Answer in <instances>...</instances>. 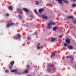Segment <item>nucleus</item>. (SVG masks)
I'll list each match as a JSON object with an SVG mask.
<instances>
[{"mask_svg": "<svg viewBox=\"0 0 76 76\" xmlns=\"http://www.w3.org/2000/svg\"><path fill=\"white\" fill-rule=\"evenodd\" d=\"M48 26L46 27L47 28L49 29H52V26H51V23H49L48 24Z\"/></svg>", "mask_w": 76, "mask_h": 76, "instance_id": "f257e3e1", "label": "nucleus"}, {"mask_svg": "<svg viewBox=\"0 0 76 76\" xmlns=\"http://www.w3.org/2000/svg\"><path fill=\"white\" fill-rule=\"evenodd\" d=\"M18 12L19 13L22 14V9H21L18 8L17 9Z\"/></svg>", "mask_w": 76, "mask_h": 76, "instance_id": "f03ea898", "label": "nucleus"}, {"mask_svg": "<svg viewBox=\"0 0 76 76\" xmlns=\"http://www.w3.org/2000/svg\"><path fill=\"white\" fill-rule=\"evenodd\" d=\"M23 10H24V11H25L26 13H28V12H29V10L25 8H23Z\"/></svg>", "mask_w": 76, "mask_h": 76, "instance_id": "7ed1b4c3", "label": "nucleus"}, {"mask_svg": "<svg viewBox=\"0 0 76 76\" xmlns=\"http://www.w3.org/2000/svg\"><path fill=\"white\" fill-rule=\"evenodd\" d=\"M58 26H55L53 28V31H56V29H58Z\"/></svg>", "mask_w": 76, "mask_h": 76, "instance_id": "20e7f679", "label": "nucleus"}, {"mask_svg": "<svg viewBox=\"0 0 76 76\" xmlns=\"http://www.w3.org/2000/svg\"><path fill=\"white\" fill-rule=\"evenodd\" d=\"M65 41L68 44H69L70 43V40L69 39H66L65 40Z\"/></svg>", "mask_w": 76, "mask_h": 76, "instance_id": "39448f33", "label": "nucleus"}, {"mask_svg": "<svg viewBox=\"0 0 76 76\" xmlns=\"http://www.w3.org/2000/svg\"><path fill=\"white\" fill-rule=\"evenodd\" d=\"M10 72H12L14 73H17V72H18V69H12L10 70Z\"/></svg>", "mask_w": 76, "mask_h": 76, "instance_id": "423d86ee", "label": "nucleus"}, {"mask_svg": "<svg viewBox=\"0 0 76 76\" xmlns=\"http://www.w3.org/2000/svg\"><path fill=\"white\" fill-rule=\"evenodd\" d=\"M42 18L44 19H48V17L46 16H44V15H42Z\"/></svg>", "mask_w": 76, "mask_h": 76, "instance_id": "0eeeda50", "label": "nucleus"}, {"mask_svg": "<svg viewBox=\"0 0 76 76\" xmlns=\"http://www.w3.org/2000/svg\"><path fill=\"white\" fill-rule=\"evenodd\" d=\"M64 0H58V2H59V4H60L62 5V4H64L62 2V1H64Z\"/></svg>", "mask_w": 76, "mask_h": 76, "instance_id": "6e6552de", "label": "nucleus"}, {"mask_svg": "<svg viewBox=\"0 0 76 76\" xmlns=\"http://www.w3.org/2000/svg\"><path fill=\"white\" fill-rule=\"evenodd\" d=\"M68 48L69 50H72L73 48V47L72 45H69L68 46Z\"/></svg>", "mask_w": 76, "mask_h": 76, "instance_id": "1a4fd4ad", "label": "nucleus"}, {"mask_svg": "<svg viewBox=\"0 0 76 76\" xmlns=\"http://www.w3.org/2000/svg\"><path fill=\"white\" fill-rule=\"evenodd\" d=\"M17 75H23V74H25V72H17Z\"/></svg>", "mask_w": 76, "mask_h": 76, "instance_id": "9d476101", "label": "nucleus"}, {"mask_svg": "<svg viewBox=\"0 0 76 76\" xmlns=\"http://www.w3.org/2000/svg\"><path fill=\"white\" fill-rule=\"evenodd\" d=\"M48 69H47V70L48 72H50L51 73V67H48Z\"/></svg>", "mask_w": 76, "mask_h": 76, "instance_id": "9b49d317", "label": "nucleus"}, {"mask_svg": "<svg viewBox=\"0 0 76 76\" xmlns=\"http://www.w3.org/2000/svg\"><path fill=\"white\" fill-rule=\"evenodd\" d=\"M52 71L50 72L51 73H54V72L56 71V69L55 68L52 69Z\"/></svg>", "mask_w": 76, "mask_h": 76, "instance_id": "f8f14e48", "label": "nucleus"}, {"mask_svg": "<svg viewBox=\"0 0 76 76\" xmlns=\"http://www.w3.org/2000/svg\"><path fill=\"white\" fill-rule=\"evenodd\" d=\"M67 18L68 19H73V17L72 16H68L67 17Z\"/></svg>", "mask_w": 76, "mask_h": 76, "instance_id": "ddd939ff", "label": "nucleus"}, {"mask_svg": "<svg viewBox=\"0 0 76 76\" xmlns=\"http://www.w3.org/2000/svg\"><path fill=\"white\" fill-rule=\"evenodd\" d=\"M43 9H40L38 10V12L39 13H41V12H43Z\"/></svg>", "mask_w": 76, "mask_h": 76, "instance_id": "4468645a", "label": "nucleus"}, {"mask_svg": "<svg viewBox=\"0 0 76 76\" xmlns=\"http://www.w3.org/2000/svg\"><path fill=\"white\" fill-rule=\"evenodd\" d=\"M48 67H53V66H54L53 65H52V64H48Z\"/></svg>", "mask_w": 76, "mask_h": 76, "instance_id": "2eb2a0df", "label": "nucleus"}, {"mask_svg": "<svg viewBox=\"0 0 76 76\" xmlns=\"http://www.w3.org/2000/svg\"><path fill=\"white\" fill-rule=\"evenodd\" d=\"M34 11L36 15H39V14H38V12L37 11V10H34Z\"/></svg>", "mask_w": 76, "mask_h": 76, "instance_id": "dca6fc26", "label": "nucleus"}, {"mask_svg": "<svg viewBox=\"0 0 76 76\" xmlns=\"http://www.w3.org/2000/svg\"><path fill=\"white\" fill-rule=\"evenodd\" d=\"M14 61H12L11 63H10V64H11L12 66H13L14 64Z\"/></svg>", "mask_w": 76, "mask_h": 76, "instance_id": "f3484780", "label": "nucleus"}, {"mask_svg": "<svg viewBox=\"0 0 76 76\" xmlns=\"http://www.w3.org/2000/svg\"><path fill=\"white\" fill-rule=\"evenodd\" d=\"M55 56V53H53L52 54V55H51L50 57H51V58H52L53 57V56Z\"/></svg>", "mask_w": 76, "mask_h": 76, "instance_id": "a211bd4d", "label": "nucleus"}, {"mask_svg": "<svg viewBox=\"0 0 76 76\" xmlns=\"http://www.w3.org/2000/svg\"><path fill=\"white\" fill-rule=\"evenodd\" d=\"M8 8L10 10H12V6H9Z\"/></svg>", "mask_w": 76, "mask_h": 76, "instance_id": "6ab92c4d", "label": "nucleus"}, {"mask_svg": "<svg viewBox=\"0 0 76 76\" xmlns=\"http://www.w3.org/2000/svg\"><path fill=\"white\" fill-rule=\"evenodd\" d=\"M56 38H53L51 40V41H52V42H53V41H54L55 40H56Z\"/></svg>", "mask_w": 76, "mask_h": 76, "instance_id": "aec40b11", "label": "nucleus"}, {"mask_svg": "<svg viewBox=\"0 0 76 76\" xmlns=\"http://www.w3.org/2000/svg\"><path fill=\"white\" fill-rule=\"evenodd\" d=\"M72 7H75L76 6V4H72Z\"/></svg>", "mask_w": 76, "mask_h": 76, "instance_id": "412c9836", "label": "nucleus"}, {"mask_svg": "<svg viewBox=\"0 0 76 76\" xmlns=\"http://www.w3.org/2000/svg\"><path fill=\"white\" fill-rule=\"evenodd\" d=\"M39 1L38 0H37L36 1V5H38V4H39Z\"/></svg>", "mask_w": 76, "mask_h": 76, "instance_id": "4be33fe9", "label": "nucleus"}, {"mask_svg": "<svg viewBox=\"0 0 76 76\" xmlns=\"http://www.w3.org/2000/svg\"><path fill=\"white\" fill-rule=\"evenodd\" d=\"M63 1L64 3H69V2L67 1V0L65 1V0H64Z\"/></svg>", "mask_w": 76, "mask_h": 76, "instance_id": "5701e85b", "label": "nucleus"}, {"mask_svg": "<svg viewBox=\"0 0 76 76\" xmlns=\"http://www.w3.org/2000/svg\"><path fill=\"white\" fill-rule=\"evenodd\" d=\"M5 73H9L10 72L7 69H6L5 71Z\"/></svg>", "mask_w": 76, "mask_h": 76, "instance_id": "b1692460", "label": "nucleus"}, {"mask_svg": "<svg viewBox=\"0 0 76 76\" xmlns=\"http://www.w3.org/2000/svg\"><path fill=\"white\" fill-rule=\"evenodd\" d=\"M73 22L74 23V24H75V25L76 24V20H73Z\"/></svg>", "mask_w": 76, "mask_h": 76, "instance_id": "393cba45", "label": "nucleus"}, {"mask_svg": "<svg viewBox=\"0 0 76 76\" xmlns=\"http://www.w3.org/2000/svg\"><path fill=\"white\" fill-rule=\"evenodd\" d=\"M64 45L65 46V47H67V46L68 45L66 43H64Z\"/></svg>", "mask_w": 76, "mask_h": 76, "instance_id": "a878e982", "label": "nucleus"}, {"mask_svg": "<svg viewBox=\"0 0 76 76\" xmlns=\"http://www.w3.org/2000/svg\"><path fill=\"white\" fill-rule=\"evenodd\" d=\"M25 73H28V70L26 69L25 70Z\"/></svg>", "mask_w": 76, "mask_h": 76, "instance_id": "bb28decb", "label": "nucleus"}, {"mask_svg": "<svg viewBox=\"0 0 76 76\" xmlns=\"http://www.w3.org/2000/svg\"><path fill=\"white\" fill-rule=\"evenodd\" d=\"M5 16H6L7 17H8V16H9V14L8 13H7L5 15Z\"/></svg>", "mask_w": 76, "mask_h": 76, "instance_id": "cd10ccee", "label": "nucleus"}, {"mask_svg": "<svg viewBox=\"0 0 76 76\" xmlns=\"http://www.w3.org/2000/svg\"><path fill=\"white\" fill-rule=\"evenodd\" d=\"M9 67L10 69H12V66L10 65Z\"/></svg>", "mask_w": 76, "mask_h": 76, "instance_id": "c85d7f7f", "label": "nucleus"}, {"mask_svg": "<svg viewBox=\"0 0 76 76\" xmlns=\"http://www.w3.org/2000/svg\"><path fill=\"white\" fill-rule=\"evenodd\" d=\"M31 39V38L30 37H27V39H28V40H30V39Z\"/></svg>", "mask_w": 76, "mask_h": 76, "instance_id": "c756f323", "label": "nucleus"}, {"mask_svg": "<svg viewBox=\"0 0 76 76\" xmlns=\"http://www.w3.org/2000/svg\"><path fill=\"white\" fill-rule=\"evenodd\" d=\"M51 23H52V25H55V23L53 22H52Z\"/></svg>", "mask_w": 76, "mask_h": 76, "instance_id": "7c9ffc66", "label": "nucleus"}, {"mask_svg": "<svg viewBox=\"0 0 76 76\" xmlns=\"http://www.w3.org/2000/svg\"><path fill=\"white\" fill-rule=\"evenodd\" d=\"M18 17H19L20 18V19H22V16H21V15H18Z\"/></svg>", "mask_w": 76, "mask_h": 76, "instance_id": "2f4dec72", "label": "nucleus"}, {"mask_svg": "<svg viewBox=\"0 0 76 76\" xmlns=\"http://www.w3.org/2000/svg\"><path fill=\"white\" fill-rule=\"evenodd\" d=\"M9 26H10V24L9 23L7 24V27H9Z\"/></svg>", "mask_w": 76, "mask_h": 76, "instance_id": "473e14b6", "label": "nucleus"}, {"mask_svg": "<svg viewBox=\"0 0 76 76\" xmlns=\"http://www.w3.org/2000/svg\"><path fill=\"white\" fill-rule=\"evenodd\" d=\"M37 49H38V50H39V49H40V47L39 46H38L37 47Z\"/></svg>", "mask_w": 76, "mask_h": 76, "instance_id": "72a5a7b5", "label": "nucleus"}, {"mask_svg": "<svg viewBox=\"0 0 76 76\" xmlns=\"http://www.w3.org/2000/svg\"><path fill=\"white\" fill-rule=\"evenodd\" d=\"M10 26H13L12 23H10Z\"/></svg>", "mask_w": 76, "mask_h": 76, "instance_id": "f704fd0d", "label": "nucleus"}, {"mask_svg": "<svg viewBox=\"0 0 76 76\" xmlns=\"http://www.w3.org/2000/svg\"><path fill=\"white\" fill-rule=\"evenodd\" d=\"M30 67V65H28L27 66V68L28 69H29Z\"/></svg>", "mask_w": 76, "mask_h": 76, "instance_id": "c9c22d12", "label": "nucleus"}, {"mask_svg": "<svg viewBox=\"0 0 76 76\" xmlns=\"http://www.w3.org/2000/svg\"><path fill=\"white\" fill-rule=\"evenodd\" d=\"M17 36L18 37H19V38L21 37V36L20 35V34H18L17 35Z\"/></svg>", "mask_w": 76, "mask_h": 76, "instance_id": "e433bc0d", "label": "nucleus"}, {"mask_svg": "<svg viewBox=\"0 0 76 76\" xmlns=\"http://www.w3.org/2000/svg\"><path fill=\"white\" fill-rule=\"evenodd\" d=\"M40 43H38V45H37V46H40Z\"/></svg>", "mask_w": 76, "mask_h": 76, "instance_id": "4c0bfd02", "label": "nucleus"}, {"mask_svg": "<svg viewBox=\"0 0 76 76\" xmlns=\"http://www.w3.org/2000/svg\"><path fill=\"white\" fill-rule=\"evenodd\" d=\"M66 58H69V56H66Z\"/></svg>", "mask_w": 76, "mask_h": 76, "instance_id": "58836bf2", "label": "nucleus"}, {"mask_svg": "<svg viewBox=\"0 0 76 76\" xmlns=\"http://www.w3.org/2000/svg\"><path fill=\"white\" fill-rule=\"evenodd\" d=\"M74 60V58H72L70 60V61L71 60Z\"/></svg>", "mask_w": 76, "mask_h": 76, "instance_id": "ea45409f", "label": "nucleus"}, {"mask_svg": "<svg viewBox=\"0 0 76 76\" xmlns=\"http://www.w3.org/2000/svg\"><path fill=\"white\" fill-rule=\"evenodd\" d=\"M69 58H72V56H69Z\"/></svg>", "mask_w": 76, "mask_h": 76, "instance_id": "a19ab883", "label": "nucleus"}, {"mask_svg": "<svg viewBox=\"0 0 76 76\" xmlns=\"http://www.w3.org/2000/svg\"><path fill=\"white\" fill-rule=\"evenodd\" d=\"M59 38H62V36H59Z\"/></svg>", "mask_w": 76, "mask_h": 76, "instance_id": "79ce46f5", "label": "nucleus"}, {"mask_svg": "<svg viewBox=\"0 0 76 76\" xmlns=\"http://www.w3.org/2000/svg\"><path fill=\"white\" fill-rule=\"evenodd\" d=\"M69 26H72V24H70L69 25Z\"/></svg>", "mask_w": 76, "mask_h": 76, "instance_id": "37998d69", "label": "nucleus"}, {"mask_svg": "<svg viewBox=\"0 0 76 76\" xmlns=\"http://www.w3.org/2000/svg\"><path fill=\"white\" fill-rule=\"evenodd\" d=\"M16 39H19V37H17L16 38Z\"/></svg>", "mask_w": 76, "mask_h": 76, "instance_id": "c03bdc74", "label": "nucleus"}, {"mask_svg": "<svg viewBox=\"0 0 76 76\" xmlns=\"http://www.w3.org/2000/svg\"><path fill=\"white\" fill-rule=\"evenodd\" d=\"M41 48H43V47L42 46H41Z\"/></svg>", "mask_w": 76, "mask_h": 76, "instance_id": "a18cd8bd", "label": "nucleus"}, {"mask_svg": "<svg viewBox=\"0 0 76 76\" xmlns=\"http://www.w3.org/2000/svg\"><path fill=\"white\" fill-rule=\"evenodd\" d=\"M12 25H15V23H12Z\"/></svg>", "mask_w": 76, "mask_h": 76, "instance_id": "49530a36", "label": "nucleus"}, {"mask_svg": "<svg viewBox=\"0 0 76 76\" xmlns=\"http://www.w3.org/2000/svg\"><path fill=\"white\" fill-rule=\"evenodd\" d=\"M71 63H73V61L71 60Z\"/></svg>", "mask_w": 76, "mask_h": 76, "instance_id": "de8ad7c7", "label": "nucleus"}, {"mask_svg": "<svg viewBox=\"0 0 76 76\" xmlns=\"http://www.w3.org/2000/svg\"><path fill=\"white\" fill-rule=\"evenodd\" d=\"M73 1L75 2L76 1V0H73Z\"/></svg>", "mask_w": 76, "mask_h": 76, "instance_id": "09e8293b", "label": "nucleus"}, {"mask_svg": "<svg viewBox=\"0 0 76 76\" xmlns=\"http://www.w3.org/2000/svg\"><path fill=\"white\" fill-rule=\"evenodd\" d=\"M65 12H66V13H67V11H65Z\"/></svg>", "mask_w": 76, "mask_h": 76, "instance_id": "8fccbe9b", "label": "nucleus"}, {"mask_svg": "<svg viewBox=\"0 0 76 76\" xmlns=\"http://www.w3.org/2000/svg\"><path fill=\"white\" fill-rule=\"evenodd\" d=\"M31 18H32V16H31Z\"/></svg>", "mask_w": 76, "mask_h": 76, "instance_id": "3c124183", "label": "nucleus"}, {"mask_svg": "<svg viewBox=\"0 0 76 76\" xmlns=\"http://www.w3.org/2000/svg\"><path fill=\"white\" fill-rule=\"evenodd\" d=\"M7 22H8V23H9V21H8Z\"/></svg>", "mask_w": 76, "mask_h": 76, "instance_id": "603ef678", "label": "nucleus"}, {"mask_svg": "<svg viewBox=\"0 0 76 76\" xmlns=\"http://www.w3.org/2000/svg\"><path fill=\"white\" fill-rule=\"evenodd\" d=\"M72 1V0H70V1Z\"/></svg>", "mask_w": 76, "mask_h": 76, "instance_id": "864d4df0", "label": "nucleus"}, {"mask_svg": "<svg viewBox=\"0 0 76 76\" xmlns=\"http://www.w3.org/2000/svg\"><path fill=\"white\" fill-rule=\"evenodd\" d=\"M40 74L41 75V74H42V72L40 73Z\"/></svg>", "mask_w": 76, "mask_h": 76, "instance_id": "5fc2aeb1", "label": "nucleus"}, {"mask_svg": "<svg viewBox=\"0 0 76 76\" xmlns=\"http://www.w3.org/2000/svg\"><path fill=\"white\" fill-rule=\"evenodd\" d=\"M35 67H37V66H35Z\"/></svg>", "mask_w": 76, "mask_h": 76, "instance_id": "6e6d98bb", "label": "nucleus"}, {"mask_svg": "<svg viewBox=\"0 0 76 76\" xmlns=\"http://www.w3.org/2000/svg\"><path fill=\"white\" fill-rule=\"evenodd\" d=\"M35 33H37V32H35Z\"/></svg>", "mask_w": 76, "mask_h": 76, "instance_id": "4d7b16f0", "label": "nucleus"}, {"mask_svg": "<svg viewBox=\"0 0 76 76\" xmlns=\"http://www.w3.org/2000/svg\"><path fill=\"white\" fill-rule=\"evenodd\" d=\"M31 64H32V63L31 62Z\"/></svg>", "mask_w": 76, "mask_h": 76, "instance_id": "13d9d810", "label": "nucleus"}]
</instances>
